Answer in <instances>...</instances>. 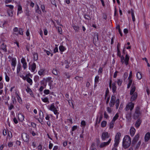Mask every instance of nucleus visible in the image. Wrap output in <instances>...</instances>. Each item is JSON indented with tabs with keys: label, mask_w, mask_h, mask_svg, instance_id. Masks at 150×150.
I'll return each instance as SVG.
<instances>
[{
	"label": "nucleus",
	"mask_w": 150,
	"mask_h": 150,
	"mask_svg": "<svg viewBox=\"0 0 150 150\" xmlns=\"http://www.w3.org/2000/svg\"><path fill=\"white\" fill-rule=\"evenodd\" d=\"M136 89V87L134 86V83H132V86L131 88L130 94L132 96L130 98V100L132 102L135 100L137 97V94L136 92H135Z\"/></svg>",
	"instance_id": "f257e3e1"
},
{
	"label": "nucleus",
	"mask_w": 150,
	"mask_h": 150,
	"mask_svg": "<svg viewBox=\"0 0 150 150\" xmlns=\"http://www.w3.org/2000/svg\"><path fill=\"white\" fill-rule=\"evenodd\" d=\"M131 143V139L130 137L128 135H126L125 136L123 139V147L126 149L129 147Z\"/></svg>",
	"instance_id": "f03ea898"
},
{
	"label": "nucleus",
	"mask_w": 150,
	"mask_h": 150,
	"mask_svg": "<svg viewBox=\"0 0 150 150\" xmlns=\"http://www.w3.org/2000/svg\"><path fill=\"white\" fill-rule=\"evenodd\" d=\"M140 108L139 106H137L135 109V112L133 115V119L136 120L139 117L141 114V112L140 110Z\"/></svg>",
	"instance_id": "7ed1b4c3"
},
{
	"label": "nucleus",
	"mask_w": 150,
	"mask_h": 150,
	"mask_svg": "<svg viewBox=\"0 0 150 150\" xmlns=\"http://www.w3.org/2000/svg\"><path fill=\"white\" fill-rule=\"evenodd\" d=\"M120 136L121 134L120 133L118 132L116 134L115 139V143L114 146L115 147L117 146L119 142V140Z\"/></svg>",
	"instance_id": "20e7f679"
},
{
	"label": "nucleus",
	"mask_w": 150,
	"mask_h": 150,
	"mask_svg": "<svg viewBox=\"0 0 150 150\" xmlns=\"http://www.w3.org/2000/svg\"><path fill=\"white\" fill-rule=\"evenodd\" d=\"M121 62L123 64L125 62V64L127 65L128 64V61L129 59V57L128 54H126L125 56V59H124V57L123 56H121Z\"/></svg>",
	"instance_id": "39448f33"
},
{
	"label": "nucleus",
	"mask_w": 150,
	"mask_h": 150,
	"mask_svg": "<svg viewBox=\"0 0 150 150\" xmlns=\"http://www.w3.org/2000/svg\"><path fill=\"white\" fill-rule=\"evenodd\" d=\"M134 106V103L132 102H130L126 105L125 110L126 111H127L129 109L131 111L133 109Z\"/></svg>",
	"instance_id": "423d86ee"
},
{
	"label": "nucleus",
	"mask_w": 150,
	"mask_h": 150,
	"mask_svg": "<svg viewBox=\"0 0 150 150\" xmlns=\"http://www.w3.org/2000/svg\"><path fill=\"white\" fill-rule=\"evenodd\" d=\"M22 138L24 142H27L28 141L29 137L26 133H23L22 134Z\"/></svg>",
	"instance_id": "0eeeda50"
},
{
	"label": "nucleus",
	"mask_w": 150,
	"mask_h": 150,
	"mask_svg": "<svg viewBox=\"0 0 150 150\" xmlns=\"http://www.w3.org/2000/svg\"><path fill=\"white\" fill-rule=\"evenodd\" d=\"M116 100V97L114 96H112L109 103V105L110 107H113L115 105Z\"/></svg>",
	"instance_id": "6e6552de"
},
{
	"label": "nucleus",
	"mask_w": 150,
	"mask_h": 150,
	"mask_svg": "<svg viewBox=\"0 0 150 150\" xmlns=\"http://www.w3.org/2000/svg\"><path fill=\"white\" fill-rule=\"evenodd\" d=\"M109 135L108 132H103L102 134V139L103 140H105L106 139L109 138Z\"/></svg>",
	"instance_id": "1a4fd4ad"
},
{
	"label": "nucleus",
	"mask_w": 150,
	"mask_h": 150,
	"mask_svg": "<svg viewBox=\"0 0 150 150\" xmlns=\"http://www.w3.org/2000/svg\"><path fill=\"white\" fill-rule=\"evenodd\" d=\"M49 109L53 111L55 114H58V112H57V110L55 108L53 103L51 105Z\"/></svg>",
	"instance_id": "9d476101"
},
{
	"label": "nucleus",
	"mask_w": 150,
	"mask_h": 150,
	"mask_svg": "<svg viewBox=\"0 0 150 150\" xmlns=\"http://www.w3.org/2000/svg\"><path fill=\"white\" fill-rule=\"evenodd\" d=\"M111 140V139L110 138L107 142H103L101 143L100 146V147L101 148H102L108 145L110 143Z\"/></svg>",
	"instance_id": "9b49d317"
},
{
	"label": "nucleus",
	"mask_w": 150,
	"mask_h": 150,
	"mask_svg": "<svg viewBox=\"0 0 150 150\" xmlns=\"http://www.w3.org/2000/svg\"><path fill=\"white\" fill-rule=\"evenodd\" d=\"M142 122V120L140 118L137 119V120L136 121L135 124V126L136 127L138 128L140 126Z\"/></svg>",
	"instance_id": "f8f14e48"
},
{
	"label": "nucleus",
	"mask_w": 150,
	"mask_h": 150,
	"mask_svg": "<svg viewBox=\"0 0 150 150\" xmlns=\"http://www.w3.org/2000/svg\"><path fill=\"white\" fill-rule=\"evenodd\" d=\"M139 137V134H138L136 135L132 140V144H135L138 140Z\"/></svg>",
	"instance_id": "ddd939ff"
},
{
	"label": "nucleus",
	"mask_w": 150,
	"mask_h": 150,
	"mask_svg": "<svg viewBox=\"0 0 150 150\" xmlns=\"http://www.w3.org/2000/svg\"><path fill=\"white\" fill-rule=\"evenodd\" d=\"M135 129L133 127H132L130 129V133L131 136L133 137L135 132Z\"/></svg>",
	"instance_id": "4468645a"
},
{
	"label": "nucleus",
	"mask_w": 150,
	"mask_h": 150,
	"mask_svg": "<svg viewBox=\"0 0 150 150\" xmlns=\"http://www.w3.org/2000/svg\"><path fill=\"white\" fill-rule=\"evenodd\" d=\"M150 139V133L149 132H147L145 134L144 139L146 142L148 141Z\"/></svg>",
	"instance_id": "2eb2a0df"
},
{
	"label": "nucleus",
	"mask_w": 150,
	"mask_h": 150,
	"mask_svg": "<svg viewBox=\"0 0 150 150\" xmlns=\"http://www.w3.org/2000/svg\"><path fill=\"white\" fill-rule=\"evenodd\" d=\"M1 48L4 51L6 52L7 51L6 49V46L4 44V42H2L1 45Z\"/></svg>",
	"instance_id": "dca6fc26"
},
{
	"label": "nucleus",
	"mask_w": 150,
	"mask_h": 150,
	"mask_svg": "<svg viewBox=\"0 0 150 150\" xmlns=\"http://www.w3.org/2000/svg\"><path fill=\"white\" fill-rule=\"evenodd\" d=\"M30 67H31V71L32 72H33L35 71L36 68V65L35 63H33V64L30 66Z\"/></svg>",
	"instance_id": "f3484780"
},
{
	"label": "nucleus",
	"mask_w": 150,
	"mask_h": 150,
	"mask_svg": "<svg viewBox=\"0 0 150 150\" xmlns=\"http://www.w3.org/2000/svg\"><path fill=\"white\" fill-rule=\"evenodd\" d=\"M112 92L115 93L117 89V87L115 83H112Z\"/></svg>",
	"instance_id": "a211bd4d"
},
{
	"label": "nucleus",
	"mask_w": 150,
	"mask_h": 150,
	"mask_svg": "<svg viewBox=\"0 0 150 150\" xmlns=\"http://www.w3.org/2000/svg\"><path fill=\"white\" fill-rule=\"evenodd\" d=\"M18 119L21 121L22 122L24 120V116L21 114H19L18 115Z\"/></svg>",
	"instance_id": "6ab92c4d"
},
{
	"label": "nucleus",
	"mask_w": 150,
	"mask_h": 150,
	"mask_svg": "<svg viewBox=\"0 0 150 150\" xmlns=\"http://www.w3.org/2000/svg\"><path fill=\"white\" fill-rule=\"evenodd\" d=\"M16 59L15 58H13L11 59V65L12 66H16Z\"/></svg>",
	"instance_id": "aec40b11"
},
{
	"label": "nucleus",
	"mask_w": 150,
	"mask_h": 150,
	"mask_svg": "<svg viewBox=\"0 0 150 150\" xmlns=\"http://www.w3.org/2000/svg\"><path fill=\"white\" fill-rule=\"evenodd\" d=\"M63 78H65L64 76H66L67 78L69 79L71 77V75L69 74V73L65 72L63 74Z\"/></svg>",
	"instance_id": "412c9836"
},
{
	"label": "nucleus",
	"mask_w": 150,
	"mask_h": 150,
	"mask_svg": "<svg viewBox=\"0 0 150 150\" xmlns=\"http://www.w3.org/2000/svg\"><path fill=\"white\" fill-rule=\"evenodd\" d=\"M42 116H41V112H40V120L38 119V120L40 123H41L42 124V122H43L42 118H43V114L42 112Z\"/></svg>",
	"instance_id": "4be33fe9"
},
{
	"label": "nucleus",
	"mask_w": 150,
	"mask_h": 150,
	"mask_svg": "<svg viewBox=\"0 0 150 150\" xmlns=\"http://www.w3.org/2000/svg\"><path fill=\"white\" fill-rule=\"evenodd\" d=\"M18 11L17 13V15H18L19 13H21L22 12V8L21 5H18Z\"/></svg>",
	"instance_id": "5701e85b"
},
{
	"label": "nucleus",
	"mask_w": 150,
	"mask_h": 150,
	"mask_svg": "<svg viewBox=\"0 0 150 150\" xmlns=\"http://www.w3.org/2000/svg\"><path fill=\"white\" fill-rule=\"evenodd\" d=\"M72 27L76 32H78L79 31V28L78 26L73 24L72 25Z\"/></svg>",
	"instance_id": "b1692460"
},
{
	"label": "nucleus",
	"mask_w": 150,
	"mask_h": 150,
	"mask_svg": "<svg viewBox=\"0 0 150 150\" xmlns=\"http://www.w3.org/2000/svg\"><path fill=\"white\" fill-rule=\"evenodd\" d=\"M142 73L141 72H138L137 74V78L139 79H141L142 78Z\"/></svg>",
	"instance_id": "393cba45"
},
{
	"label": "nucleus",
	"mask_w": 150,
	"mask_h": 150,
	"mask_svg": "<svg viewBox=\"0 0 150 150\" xmlns=\"http://www.w3.org/2000/svg\"><path fill=\"white\" fill-rule=\"evenodd\" d=\"M131 15L132 17V20L133 22H134L135 21V16L134 15V10L132 9H131Z\"/></svg>",
	"instance_id": "a878e982"
},
{
	"label": "nucleus",
	"mask_w": 150,
	"mask_h": 150,
	"mask_svg": "<svg viewBox=\"0 0 150 150\" xmlns=\"http://www.w3.org/2000/svg\"><path fill=\"white\" fill-rule=\"evenodd\" d=\"M26 90L28 93H29L30 95L31 96H32L33 95V92L31 89L30 88L27 87V88L26 89Z\"/></svg>",
	"instance_id": "bb28decb"
},
{
	"label": "nucleus",
	"mask_w": 150,
	"mask_h": 150,
	"mask_svg": "<svg viewBox=\"0 0 150 150\" xmlns=\"http://www.w3.org/2000/svg\"><path fill=\"white\" fill-rule=\"evenodd\" d=\"M95 40L96 41L98 40V36L97 33H96L94 35V37L93 38V41Z\"/></svg>",
	"instance_id": "cd10ccee"
},
{
	"label": "nucleus",
	"mask_w": 150,
	"mask_h": 150,
	"mask_svg": "<svg viewBox=\"0 0 150 150\" xmlns=\"http://www.w3.org/2000/svg\"><path fill=\"white\" fill-rule=\"evenodd\" d=\"M131 112L128 113L126 115V118L128 120H129L131 119Z\"/></svg>",
	"instance_id": "c85d7f7f"
},
{
	"label": "nucleus",
	"mask_w": 150,
	"mask_h": 150,
	"mask_svg": "<svg viewBox=\"0 0 150 150\" xmlns=\"http://www.w3.org/2000/svg\"><path fill=\"white\" fill-rule=\"evenodd\" d=\"M38 54L37 53H35L33 54V59L35 61L37 60L38 59Z\"/></svg>",
	"instance_id": "c756f323"
},
{
	"label": "nucleus",
	"mask_w": 150,
	"mask_h": 150,
	"mask_svg": "<svg viewBox=\"0 0 150 150\" xmlns=\"http://www.w3.org/2000/svg\"><path fill=\"white\" fill-rule=\"evenodd\" d=\"M37 8L36 9L35 11L36 13H38V14H40L41 13V11L39 10V8L38 5L37 4Z\"/></svg>",
	"instance_id": "7c9ffc66"
},
{
	"label": "nucleus",
	"mask_w": 150,
	"mask_h": 150,
	"mask_svg": "<svg viewBox=\"0 0 150 150\" xmlns=\"http://www.w3.org/2000/svg\"><path fill=\"white\" fill-rule=\"evenodd\" d=\"M21 67V64L20 63H19L17 65V73H18L20 71V69Z\"/></svg>",
	"instance_id": "2f4dec72"
},
{
	"label": "nucleus",
	"mask_w": 150,
	"mask_h": 150,
	"mask_svg": "<svg viewBox=\"0 0 150 150\" xmlns=\"http://www.w3.org/2000/svg\"><path fill=\"white\" fill-rule=\"evenodd\" d=\"M52 73L55 75L57 76L58 75L57 70L55 69H53L52 71Z\"/></svg>",
	"instance_id": "473e14b6"
},
{
	"label": "nucleus",
	"mask_w": 150,
	"mask_h": 150,
	"mask_svg": "<svg viewBox=\"0 0 150 150\" xmlns=\"http://www.w3.org/2000/svg\"><path fill=\"white\" fill-rule=\"evenodd\" d=\"M129 80V82L128 84L127 88H129L132 83V80L131 79H128Z\"/></svg>",
	"instance_id": "72a5a7b5"
},
{
	"label": "nucleus",
	"mask_w": 150,
	"mask_h": 150,
	"mask_svg": "<svg viewBox=\"0 0 150 150\" xmlns=\"http://www.w3.org/2000/svg\"><path fill=\"white\" fill-rule=\"evenodd\" d=\"M27 81L29 83L30 85H31L32 84V80L29 77H27L26 79Z\"/></svg>",
	"instance_id": "f704fd0d"
},
{
	"label": "nucleus",
	"mask_w": 150,
	"mask_h": 150,
	"mask_svg": "<svg viewBox=\"0 0 150 150\" xmlns=\"http://www.w3.org/2000/svg\"><path fill=\"white\" fill-rule=\"evenodd\" d=\"M59 49L60 51L62 52H64L66 50L65 47L62 45L60 46L59 47Z\"/></svg>",
	"instance_id": "c9c22d12"
},
{
	"label": "nucleus",
	"mask_w": 150,
	"mask_h": 150,
	"mask_svg": "<svg viewBox=\"0 0 150 150\" xmlns=\"http://www.w3.org/2000/svg\"><path fill=\"white\" fill-rule=\"evenodd\" d=\"M119 117V115L118 113H117L113 117L112 121L115 122V121Z\"/></svg>",
	"instance_id": "e433bc0d"
},
{
	"label": "nucleus",
	"mask_w": 150,
	"mask_h": 150,
	"mask_svg": "<svg viewBox=\"0 0 150 150\" xmlns=\"http://www.w3.org/2000/svg\"><path fill=\"white\" fill-rule=\"evenodd\" d=\"M115 122L112 121L110 123L109 127L110 128L112 129L114 127V124Z\"/></svg>",
	"instance_id": "4c0bfd02"
},
{
	"label": "nucleus",
	"mask_w": 150,
	"mask_h": 150,
	"mask_svg": "<svg viewBox=\"0 0 150 150\" xmlns=\"http://www.w3.org/2000/svg\"><path fill=\"white\" fill-rule=\"evenodd\" d=\"M107 122L106 121H103L101 123V126L102 127H105L106 125Z\"/></svg>",
	"instance_id": "58836bf2"
},
{
	"label": "nucleus",
	"mask_w": 150,
	"mask_h": 150,
	"mask_svg": "<svg viewBox=\"0 0 150 150\" xmlns=\"http://www.w3.org/2000/svg\"><path fill=\"white\" fill-rule=\"evenodd\" d=\"M122 82V79H118L117 81V84L119 86H120Z\"/></svg>",
	"instance_id": "ea45409f"
},
{
	"label": "nucleus",
	"mask_w": 150,
	"mask_h": 150,
	"mask_svg": "<svg viewBox=\"0 0 150 150\" xmlns=\"http://www.w3.org/2000/svg\"><path fill=\"white\" fill-rule=\"evenodd\" d=\"M42 100L45 103H49V101L48 100V99L47 98H42Z\"/></svg>",
	"instance_id": "a19ab883"
},
{
	"label": "nucleus",
	"mask_w": 150,
	"mask_h": 150,
	"mask_svg": "<svg viewBox=\"0 0 150 150\" xmlns=\"http://www.w3.org/2000/svg\"><path fill=\"white\" fill-rule=\"evenodd\" d=\"M99 77L98 76H96L95 79V83H97L98 82Z\"/></svg>",
	"instance_id": "79ce46f5"
},
{
	"label": "nucleus",
	"mask_w": 150,
	"mask_h": 150,
	"mask_svg": "<svg viewBox=\"0 0 150 150\" xmlns=\"http://www.w3.org/2000/svg\"><path fill=\"white\" fill-rule=\"evenodd\" d=\"M6 6L8 7L11 9V10H13L14 8L13 6L11 5H6Z\"/></svg>",
	"instance_id": "37998d69"
},
{
	"label": "nucleus",
	"mask_w": 150,
	"mask_h": 150,
	"mask_svg": "<svg viewBox=\"0 0 150 150\" xmlns=\"http://www.w3.org/2000/svg\"><path fill=\"white\" fill-rule=\"evenodd\" d=\"M44 70L43 69H41L38 72V74L40 75L41 76L43 74V72H44Z\"/></svg>",
	"instance_id": "c03bdc74"
},
{
	"label": "nucleus",
	"mask_w": 150,
	"mask_h": 150,
	"mask_svg": "<svg viewBox=\"0 0 150 150\" xmlns=\"http://www.w3.org/2000/svg\"><path fill=\"white\" fill-rule=\"evenodd\" d=\"M8 13L9 16H13V12L12 10L8 11Z\"/></svg>",
	"instance_id": "a18cd8bd"
},
{
	"label": "nucleus",
	"mask_w": 150,
	"mask_h": 150,
	"mask_svg": "<svg viewBox=\"0 0 150 150\" xmlns=\"http://www.w3.org/2000/svg\"><path fill=\"white\" fill-rule=\"evenodd\" d=\"M5 79L6 81L8 82L9 81V78L7 76V74L6 72L5 73Z\"/></svg>",
	"instance_id": "49530a36"
},
{
	"label": "nucleus",
	"mask_w": 150,
	"mask_h": 150,
	"mask_svg": "<svg viewBox=\"0 0 150 150\" xmlns=\"http://www.w3.org/2000/svg\"><path fill=\"white\" fill-rule=\"evenodd\" d=\"M58 32L61 34H62V30L61 27H57Z\"/></svg>",
	"instance_id": "de8ad7c7"
},
{
	"label": "nucleus",
	"mask_w": 150,
	"mask_h": 150,
	"mask_svg": "<svg viewBox=\"0 0 150 150\" xmlns=\"http://www.w3.org/2000/svg\"><path fill=\"white\" fill-rule=\"evenodd\" d=\"M8 109L10 110L14 108V106L12 104H11L10 106H9V104H8Z\"/></svg>",
	"instance_id": "09e8293b"
},
{
	"label": "nucleus",
	"mask_w": 150,
	"mask_h": 150,
	"mask_svg": "<svg viewBox=\"0 0 150 150\" xmlns=\"http://www.w3.org/2000/svg\"><path fill=\"white\" fill-rule=\"evenodd\" d=\"M29 131L30 133H31L32 135L33 136H35L36 135L35 133L34 132V131L32 130V129L29 130Z\"/></svg>",
	"instance_id": "8fccbe9b"
},
{
	"label": "nucleus",
	"mask_w": 150,
	"mask_h": 150,
	"mask_svg": "<svg viewBox=\"0 0 150 150\" xmlns=\"http://www.w3.org/2000/svg\"><path fill=\"white\" fill-rule=\"evenodd\" d=\"M84 18L88 20L91 19L90 16L88 15H85Z\"/></svg>",
	"instance_id": "3c124183"
},
{
	"label": "nucleus",
	"mask_w": 150,
	"mask_h": 150,
	"mask_svg": "<svg viewBox=\"0 0 150 150\" xmlns=\"http://www.w3.org/2000/svg\"><path fill=\"white\" fill-rule=\"evenodd\" d=\"M107 111L109 113H111L112 112V109L109 107H107Z\"/></svg>",
	"instance_id": "603ef678"
},
{
	"label": "nucleus",
	"mask_w": 150,
	"mask_h": 150,
	"mask_svg": "<svg viewBox=\"0 0 150 150\" xmlns=\"http://www.w3.org/2000/svg\"><path fill=\"white\" fill-rule=\"evenodd\" d=\"M117 55L118 56H119L120 57H121V52L119 48H117Z\"/></svg>",
	"instance_id": "864d4df0"
},
{
	"label": "nucleus",
	"mask_w": 150,
	"mask_h": 150,
	"mask_svg": "<svg viewBox=\"0 0 150 150\" xmlns=\"http://www.w3.org/2000/svg\"><path fill=\"white\" fill-rule=\"evenodd\" d=\"M41 8L43 12H46V11L45 10V7L44 5H41Z\"/></svg>",
	"instance_id": "5fc2aeb1"
},
{
	"label": "nucleus",
	"mask_w": 150,
	"mask_h": 150,
	"mask_svg": "<svg viewBox=\"0 0 150 150\" xmlns=\"http://www.w3.org/2000/svg\"><path fill=\"white\" fill-rule=\"evenodd\" d=\"M18 33L19 34L21 35H23V32L22 31V29L21 28H19L18 29Z\"/></svg>",
	"instance_id": "6e6d98bb"
},
{
	"label": "nucleus",
	"mask_w": 150,
	"mask_h": 150,
	"mask_svg": "<svg viewBox=\"0 0 150 150\" xmlns=\"http://www.w3.org/2000/svg\"><path fill=\"white\" fill-rule=\"evenodd\" d=\"M55 46H56V47L54 48V53L58 52V48L57 47V45H55Z\"/></svg>",
	"instance_id": "4d7b16f0"
},
{
	"label": "nucleus",
	"mask_w": 150,
	"mask_h": 150,
	"mask_svg": "<svg viewBox=\"0 0 150 150\" xmlns=\"http://www.w3.org/2000/svg\"><path fill=\"white\" fill-rule=\"evenodd\" d=\"M81 78H83L81 77H79V76H76L75 77V79L76 80L78 81H81Z\"/></svg>",
	"instance_id": "13d9d810"
},
{
	"label": "nucleus",
	"mask_w": 150,
	"mask_h": 150,
	"mask_svg": "<svg viewBox=\"0 0 150 150\" xmlns=\"http://www.w3.org/2000/svg\"><path fill=\"white\" fill-rule=\"evenodd\" d=\"M39 78V77L38 76H35L34 78V81L36 82L38 80Z\"/></svg>",
	"instance_id": "bf43d9fd"
},
{
	"label": "nucleus",
	"mask_w": 150,
	"mask_h": 150,
	"mask_svg": "<svg viewBox=\"0 0 150 150\" xmlns=\"http://www.w3.org/2000/svg\"><path fill=\"white\" fill-rule=\"evenodd\" d=\"M44 93L46 94H48L50 93V91L49 90H45L44 91Z\"/></svg>",
	"instance_id": "052dcab7"
},
{
	"label": "nucleus",
	"mask_w": 150,
	"mask_h": 150,
	"mask_svg": "<svg viewBox=\"0 0 150 150\" xmlns=\"http://www.w3.org/2000/svg\"><path fill=\"white\" fill-rule=\"evenodd\" d=\"M104 117L106 119H108L109 117L108 115L107 114L106 112H105L104 113Z\"/></svg>",
	"instance_id": "680f3d73"
},
{
	"label": "nucleus",
	"mask_w": 150,
	"mask_h": 150,
	"mask_svg": "<svg viewBox=\"0 0 150 150\" xmlns=\"http://www.w3.org/2000/svg\"><path fill=\"white\" fill-rule=\"evenodd\" d=\"M53 146V144L51 143V142H50V144L49 145V148L50 149H52V147Z\"/></svg>",
	"instance_id": "e2e57ef3"
},
{
	"label": "nucleus",
	"mask_w": 150,
	"mask_h": 150,
	"mask_svg": "<svg viewBox=\"0 0 150 150\" xmlns=\"http://www.w3.org/2000/svg\"><path fill=\"white\" fill-rule=\"evenodd\" d=\"M21 62L22 64L26 62L24 58L23 57L21 59Z\"/></svg>",
	"instance_id": "0e129e2a"
},
{
	"label": "nucleus",
	"mask_w": 150,
	"mask_h": 150,
	"mask_svg": "<svg viewBox=\"0 0 150 150\" xmlns=\"http://www.w3.org/2000/svg\"><path fill=\"white\" fill-rule=\"evenodd\" d=\"M23 67L24 69H25L27 67V63L26 62H25V63H23Z\"/></svg>",
	"instance_id": "69168bd1"
},
{
	"label": "nucleus",
	"mask_w": 150,
	"mask_h": 150,
	"mask_svg": "<svg viewBox=\"0 0 150 150\" xmlns=\"http://www.w3.org/2000/svg\"><path fill=\"white\" fill-rule=\"evenodd\" d=\"M77 128V126H74L72 128V131H74Z\"/></svg>",
	"instance_id": "338daca9"
},
{
	"label": "nucleus",
	"mask_w": 150,
	"mask_h": 150,
	"mask_svg": "<svg viewBox=\"0 0 150 150\" xmlns=\"http://www.w3.org/2000/svg\"><path fill=\"white\" fill-rule=\"evenodd\" d=\"M3 134L4 136H6L7 134L6 130L5 129H4L3 131Z\"/></svg>",
	"instance_id": "774afa93"
}]
</instances>
